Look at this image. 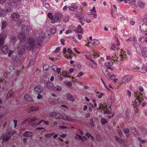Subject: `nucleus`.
Segmentation results:
<instances>
[{
  "label": "nucleus",
  "instance_id": "obj_1",
  "mask_svg": "<svg viewBox=\"0 0 147 147\" xmlns=\"http://www.w3.org/2000/svg\"><path fill=\"white\" fill-rule=\"evenodd\" d=\"M48 16L49 18L52 20V22L53 23L57 22L61 18V16L57 13L53 15L52 13H48Z\"/></svg>",
  "mask_w": 147,
  "mask_h": 147
},
{
  "label": "nucleus",
  "instance_id": "obj_2",
  "mask_svg": "<svg viewBox=\"0 0 147 147\" xmlns=\"http://www.w3.org/2000/svg\"><path fill=\"white\" fill-rule=\"evenodd\" d=\"M25 45L27 49L30 50L34 49V40L33 38H30L27 41Z\"/></svg>",
  "mask_w": 147,
  "mask_h": 147
},
{
  "label": "nucleus",
  "instance_id": "obj_3",
  "mask_svg": "<svg viewBox=\"0 0 147 147\" xmlns=\"http://www.w3.org/2000/svg\"><path fill=\"white\" fill-rule=\"evenodd\" d=\"M1 51L2 53L5 55L8 54L9 57H10L11 54L13 53V51L11 50H9L8 46L7 45H4L2 46L1 49Z\"/></svg>",
  "mask_w": 147,
  "mask_h": 147
},
{
  "label": "nucleus",
  "instance_id": "obj_4",
  "mask_svg": "<svg viewBox=\"0 0 147 147\" xmlns=\"http://www.w3.org/2000/svg\"><path fill=\"white\" fill-rule=\"evenodd\" d=\"M1 34V36H0V48L5 43V38L3 36H6L7 35L4 31H3Z\"/></svg>",
  "mask_w": 147,
  "mask_h": 147
},
{
  "label": "nucleus",
  "instance_id": "obj_5",
  "mask_svg": "<svg viewBox=\"0 0 147 147\" xmlns=\"http://www.w3.org/2000/svg\"><path fill=\"white\" fill-rule=\"evenodd\" d=\"M18 38L19 40L21 42V43L24 42L26 39V37L24 34L22 33H20L18 34Z\"/></svg>",
  "mask_w": 147,
  "mask_h": 147
},
{
  "label": "nucleus",
  "instance_id": "obj_6",
  "mask_svg": "<svg viewBox=\"0 0 147 147\" xmlns=\"http://www.w3.org/2000/svg\"><path fill=\"white\" fill-rule=\"evenodd\" d=\"M50 115L56 118H60L61 115L55 112H52L50 113Z\"/></svg>",
  "mask_w": 147,
  "mask_h": 147
},
{
  "label": "nucleus",
  "instance_id": "obj_7",
  "mask_svg": "<svg viewBox=\"0 0 147 147\" xmlns=\"http://www.w3.org/2000/svg\"><path fill=\"white\" fill-rule=\"evenodd\" d=\"M35 93L36 94H40L42 92V89L41 87L38 86L36 87L34 89Z\"/></svg>",
  "mask_w": 147,
  "mask_h": 147
},
{
  "label": "nucleus",
  "instance_id": "obj_8",
  "mask_svg": "<svg viewBox=\"0 0 147 147\" xmlns=\"http://www.w3.org/2000/svg\"><path fill=\"white\" fill-rule=\"evenodd\" d=\"M12 17L13 19L14 20L18 21L19 20V15L18 13H12Z\"/></svg>",
  "mask_w": 147,
  "mask_h": 147
},
{
  "label": "nucleus",
  "instance_id": "obj_9",
  "mask_svg": "<svg viewBox=\"0 0 147 147\" xmlns=\"http://www.w3.org/2000/svg\"><path fill=\"white\" fill-rule=\"evenodd\" d=\"M25 45H22L21 42H20L19 44L18 45V46L17 47V48L20 50L21 49L22 50V52H23L24 50V47Z\"/></svg>",
  "mask_w": 147,
  "mask_h": 147
},
{
  "label": "nucleus",
  "instance_id": "obj_10",
  "mask_svg": "<svg viewBox=\"0 0 147 147\" xmlns=\"http://www.w3.org/2000/svg\"><path fill=\"white\" fill-rule=\"evenodd\" d=\"M32 133L31 131H26L23 134V135L24 136L31 137L32 136Z\"/></svg>",
  "mask_w": 147,
  "mask_h": 147
},
{
  "label": "nucleus",
  "instance_id": "obj_11",
  "mask_svg": "<svg viewBox=\"0 0 147 147\" xmlns=\"http://www.w3.org/2000/svg\"><path fill=\"white\" fill-rule=\"evenodd\" d=\"M22 30L23 32H24V34L27 33L28 32V28L27 26H23L22 27Z\"/></svg>",
  "mask_w": 147,
  "mask_h": 147
},
{
  "label": "nucleus",
  "instance_id": "obj_12",
  "mask_svg": "<svg viewBox=\"0 0 147 147\" xmlns=\"http://www.w3.org/2000/svg\"><path fill=\"white\" fill-rule=\"evenodd\" d=\"M28 119L29 120V123L35 121L37 119L36 117H30L28 118Z\"/></svg>",
  "mask_w": 147,
  "mask_h": 147
},
{
  "label": "nucleus",
  "instance_id": "obj_13",
  "mask_svg": "<svg viewBox=\"0 0 147 147\" xmlns=\"http://www.w3.org/2000/svg\"><path fill=\"white\" fill-rule=\"evenodd\" d=\"M36 42L39 45H41L42 44V40L38 36L37 37L36 40Z\"/></svg>",
  "mask_w": 147,
  "mask_h": 147
},
{
  "label": "nucleus",
  "instance_id": "obj_14",
  "mask_svg": "<svg viewBox=\"0 0 147 147\" xmlns=\"http://www.w3.org/2000/svg\"><path fill=\"white\" fill-rule=\"evenodd\" d=\"M67 99L69 100H71L72 101L74 100V98H73L71 94L68 93L67 95Z\"/></svg>",
  "mask_w": 147,
  "mask_h": 147
},
{
  "label": "nucleus",
  "instance_id": "obj_15",
  "mask_svg": "<svg viewBox=\"0 0 147 147\" xmlns=\"http://www.w3.org/2000/svg\"><path fill=\"white\" fill-rule=\"evenodd\" d=\"M125 2L131 5H134L135 0H125Z\"/></svg>",
  "mask_w": 147,
  "mask_h": 147
},
{
  "label": "nucleus",
  "instance_id": "obj_16",
  "mask_svg": "<svg viewBox=\"0 0 147 147\" xmlns=\"http://www.w3.org/2000/svg\"><path fill=\"white\" fill-rule=\"evenodd\" d=\"M7 23L5 21H2L1 22V28L4 29L6 27Z\"/></svg>",
  "mask_w": 147,
  "mask_h": 147
},
{
  "label": "nucleus",
  "instance_id": "obj_17",
  "mask_svg": "<svg viewBox=\"0 0 147 147\" xmlns=\"http://www.w3.org/2000/svg\"><path fill=\"white\" fill-rule=\"evenodd\" d=\"M13 94V92L11 90L9 91L6 97L7 98H11Z\"/></svg>",
  "mask_w": 147,
  "mask_h": 147
},
{
  "label": "nucleus",
  "instance_id": "obj_18",
  "mask_svg": "<svg viewBox=\"0 0 147 147\" xmlns=\"http://www.w3.org/2000/svg\"><path fill=\"white\" fill-rule=\"evenodd\" d=\"M24 98L26 100L28 101H30L32 100L30 95L28 94H26L24 96Z\"/></svg>",
  "mask_w": 147,
  "mask_h": 147
},
{
  "label": "nucleus",
  "instance_id": "obj_19",
  "mask_svg": "<svg viewBox=\"0 0 147 147\" xmlns=\"http://www.w3.org/2000/svg\"><path fill=\"white\" fill-rule=\"evenodd\" d=\"M78 33H80L81 34L83 33L82 29L81 28V26L80 25H79L78 27V30L76 31Z\"/></svg>",
  "mask_w": 147,
  "mask_h": 147
},
{
  "label": "nucleus",
  "instance_id": "obj_20",
  "mask_svg": "<svg viewBox=\"0 0 147 147\" xmlns=\"http://www.w3.org/2000/svg\"><path fill=\"white\" fill-rule=\"evenodd\" d=\"M37 110V109L36 107H31L28 109L27 111L28 113H30L32 111H34Z\"/></svg>",
  "mask_w": 147,
  "mask_h": 147
},
{
  "label": "nucleus",
  "instance_id": "obj_21",
  "mask_svg": "<svg viewBox=\"0 0 147 147\" xmlns=\"http://www.w3.org/2000/svg\"><path fill=\"white\" fill-rule=\"evenodd\" d=\"M123 79V81L125 82L127 81H129L131 79V78H130L127 75H126L124 76Z\"/></svg>",
  "mask_w": 147,
  "mask_h": 147
},
{
  "label": "nucleus",
  "instance_id": "obj_22",
  "mask_svg": "<svg viewBox=\"0 0 147 147\" xmlns=\"http://www.w3.org/2000/svg\"><path fill=\"white\" fill-rule=\"evenodd\" d=\"M63 119L66 121H72V120L70 117H69L67 115H65V116L63 117Z\"/></svg>",
  "mask_w": 147,
  "mask_h": 147
},
{
  "label": "nucleus",
  "instance_id": "obj_23",
  "mask_svg": "<svg viewBox=\"0 0 147 147\" xmlns=\"http://www.w3.org/2000/svg\"><path fill=\"white\" fill-rule=\"evenodd\" d=\"M142 53L143 55L145 56H147V48H144L142 51Z\"/></svg>",
  "mask_w": 147,
  "mask_h": 147
},
{
  "label": "nucleus",
  "instance_id": "obj_24",
  "mask_svg": "<svg viewBox=\"0 0 147 147\" xmlns=\"http://www.w3.org/2000/svg\"><path fill=\"white\" fill-rule=\"evenodd\" d=\"M47 86L49 89L52 88L53 86V84L50 82H47Z\"/></svg>",
  "mask_w": 147,
  "mask_h": 147
},
{
  "label": "nucleus",
  "instance_id": "obj_25",
  "mask_svg": "<svg viewBox=\"0 0 147 147\" xmlns=\"http://www.w3.org/2000/svg\"><path fill=\"white\" fill-rule=\"evenodd\" d=\"M17 40L16 37L15 36H12L11 37V42L12 43H15Z\"/></svg>",
  "mask_w": 147,
  "mask_h": 147
},
{
  "label": "nucleus",
  "instance_id": "obj_26",
  "mask_svg": "<svg viewBox=\"0 0 147 147\" xmlns=\"http://www.w3.org/2000/svg\"><path fill=\"white\" fill-rule=\"evenodd\" d=\"M11 137V136H9L6 137L4 136L3 138V140H4L5 141H7Z\"/></svg>",
  "mask_w": 147,
  "mask_h": 147
},
{
  "label": "nucleus",
  "instance_id": "obj_27",
  "mask_svg": "<svg viewBox=\"0 0 147 147\" xmlns=\"http://www.w3.org/2000/svg\"><path fill=\"white\" fill-rule=\"evenodd\" d=\"M139 98V97L138 98V97H137L138 98ZM140 100H138V99H137L135 100V103L137 106H139L140 104Z\"/></svg>",
  "mask_w": 147,
  "mask_h": 147
},
{
  "label": "nucleus",
  "instance_id": "obj_28",
  "mask_svg": "<svg viewBox=\"0 0 147 147\" xmlns=\"http://www.w3.org/2000/svg\"><path fill=\"white\" fill-rule=\"evenodd\" d=\"M77 8L76 6L74 7L73 6H69L68 7L70 11H74L75 9H76Z\"/></svg>",
  "mask_w": 147,
  "mask_h": 147
},
{
  "label": "nucleus",
  "instance_id": "obj_29",
  "mask_svg": "<svg viewBox=\"0 0 147 147\" xmlns=\"http://www.w3.org/2000/svg\"><path fill=\"white\" fill-rule=\"evenodd\" d=\"M115 77L114 75H113L110 76V78L111 80H113L115 82H116L117 80V78H115Z\"/></svg>",
  "mask_w": 147,
  "mask_h": 147
},
{
  "label": "nucleus",
  "instance_id": "obj_30",
  "mask_svg": "<svg viewBox=\"0 0 147 147\" xmlns=\"http://www.w3.org/2000/svg\"><path fill=\"white\" fill-rule=\"evenodd\" d=\"M53 133L46 134V135H45V137L46 138H49L51 137L53 135Z\"/></svg>",
  "mask_w": 147,
  "mask_h": 147
},
{
  "label": "nucleus",
  "instance_id": "obj_31",
  "mask_svg": "<svg viewBox=\"0 0 147 147\" xmlns=\"http://www.w3.org/2000/svg\"><path fill=\"white\" fill-rule=\"evenodd\" d=\"M61 88L59 86L55 87L54 88V90L55 91H60L61 90Z\"/></svg>",
  "mask_w": 147,
  "mask_h": 147
},
{
  "label": "nucleus",
  "instance_id": "obj_32",
  "mask_svg": "<svg viewBox=\"0 0 147 147\" xmlns=\"http://www.w3.org/2000/svg\"><path fill=\"white\" fill-rule=\"evenodd\" d=\"M107 122V120L105 119H103L102 118V120L101 122L102 124H104Z\"/></svg>",
  "mask_w": 147,
  "mask_h": 147
},
{
  "label": "nucleus",
  "instance_id": "obj_33",
  "mask_svg": "<svg viewBox=\"0 0 147 147\" xmlns=\"http://www.w3.org/2000/svg\"><path fill=\"white\" fill-rule=\"evenodd\" d=\"M124 132L125 134H127L129 133V130L127 128H125L123 129Z\"/></svg>",
  "mask_w": 147,
  "mask_h": 147
},
{
  "label": "nucleus",
  "instance_id": "obj_34",
  "mask_svg": "<svg viewBox=\"0 0 147 147\" xmlns=\"http://www.w3.org/2000/svg\"><path fill=\"white\" fill-rule=\"evenodd\" d=\"M105 74V76L107 77H109L110 75L109 72L108 71H106Z\"/></svg>",
  "mask_w": 147,
  "mask_h": 147
},
{
  "label": "nucleus",
  "instance_id": "obj_35",
  "mask_svg": "<svg viewBox=\"0 0 147 147\" xmlns=\"http://www.w3.org/2000/svg\"><path fill=\"white\" fill-rule=\"evenodd\" d=\"M28 122H29V120H28V118L27 119H26L24 120L23 121L22 123V124L23 125Z\"/></svg>",
  "mask_w": 147,
  "mask_h": 147
},
{
  "label": "nucleus",
  "instance_id": "obj_36",
  "mask_svg": "<svg viewBox=\"0 0 147 147\" xmlns=\"http://www.w3.org/2000/svg\"><path fill=\"white\" fill-rule=\"evenodd\" d=\"M28 122H29V120H28V118L27 119H26L24 120L23 121L22 123V124L23 125Z\"/></svg>",
  "mask_w": 147,
  "mask_h": 147
},
{
  "label": "nucleus",
  "instance_id": "obj_37",
  "mask_svg": "<svg viewBox=\"0 0 147 147\" xmlns=\"http://www.w3.org/2000/svg\"><path fill=\"white\" fill-rule=\"evenodd\" d=\"M90 124L92 126L94 125V122H93V119L92 118H91L90 119Z\"/></svg>",
  "mask_w": 147,
  "mask_h": 147
},
{
  "label": "nucleus",
  "instance_id": "obj_38",
  "mask_svg": "<svg viewBox=\"0 0 147 147\" xmlns=\"http://www.w3.org/2000/svg\"><path fill=\"white\" fill-rule=\"evenodd\" d=\"M112 113V112L110 111H105L104 112V113L105 114H110L111 113Z\"/></svg>",
  "mask_w": 147,
  "mask_h": 147
},
{
  "label": "nucleus",
  "instance_id": "obj_39",
  "mask_svg": "<svg viewBox=\"0 0 147 147\" xmlns=\"http://www.w3.org/2000/svg\"><path fill=\"white\" fill-rule=\"evenodd\" d=\"M84 75V73L83 72H81L79 73L77 75V76L78 77H80L81 76H83Z\"/></svg>",
  "mask_w": 147,
  "mask_h": 147
},
{
  "label": "nucleus",
  "instance_id": "obj_40",
  "mask_svg": "<svg viewBox=\"0 0 147 147\" xmlns=\"http://www.w3.org/2000/svg\"><path fill=\"white\" fill-rule=\"evenodd\" d=\"M4 13V10L0 8V16L3 15Z\"/></svg>",
  "mask_w": 147,
  "mask_h": 147
},
{
  "label": "nucleus",
  "instance_id": "obj_41",
  "mask_svg": "<svg viewBox=\"0 0 147 147\" xmlns=\"http://www.w3.org/2000/svg\"><path fill=\"white\" fill-rule=\"evenodd\" d=\"M66 85L68 86H69L71 85L72 84L71 82H68L66 83Z\"/></svg>",
  "mask_w": 147,
  "mask_h": 147
},
{
  "label": "nucleus",
  "instance_id": "obj_42",
  "mask_svg": "<svg viewBox=\"0 0 147 147\" xmlns=\"http://www.w3.org/2000/svg\"><path fill=\"white\" fill-rule=\"evenodd\" d=\"M67 52L68 53L72 54H73V52L71 51V49L70 48H69L67 50Z\"/></svg>",
  "mask_w": 147,
  "mask_h": 147
},
{
  "label": "nucleus",
  "instance_id": "obj_43",
  "mask_svg": "<svg viewBox=\"0 0 147 147\" xmlns=\"http://www.w3.org/2000/svg\"><path fill=\"white\" fill-rule=\"evenodd\" d=\"M61 68H58L57 69V71L58 74H59L60 72L61 71Z\"/></svg>",
  "mask_w": 147,
  "mask_h": 147
},
{
  "label": "nucleus",
  "instance_id": "obj_44",
  "mask_svg": "<svg viewBox=\"0 0 147 147\" xmlns=\"http://www.w3.org/2000/svg\"><path fill=\"white\" fill-rule=\"evenodd\" d=\"M57 66L56 65H53V70L54 71H55L56 70V69L57 68Z\"/></svg>",
  "mask_w": 147,
  "mask_h": 147
},
{
  "label": "nucleus",
  "instance_id": "obj_45",
  "mask_svg": "<svg viewBox=\"0 0 147 147\" xmlns=\"http://www.w3.org/2000/svg\"><path fill=\"white\" fill-rule=\"evenodd\" d=\"M96 138L98 141H101V138L99 136H98V135L97 136H96Z\"/></svg>",
  "mask_w": 147,
  "mask_h": 147
},
{
  "label": "nucleus",
  "instance_id": "obj_46",
  "mask_svg": "<svg viewBox=\"0 0 147 147\" xmlns=\"http://www.w3.org/2000/svg\"><path fill=\"white\" fill-rule=\"evenodd\" d=\"M65 40L63 39H62L61 40V43L62 45H64L65 44Z\"/></svg>",
  "mask_w": 147,
  "mask_h": 147
},
{
  "label": "nucleus",
  "instance_id": "obj_47",
  "mask_svg": "<svg viewBox=\"0 0 147 147\" xmlns=\"http://www.w3.org/2000/svg\"><path fill=\"white\" fill-rule=\"evenodd\" d=\"M107 65H109L110 66H112L113 65V63L111 61H110L109 62L107 63ZM107 66H108L107 65Z\"/></svg>",
  "mask_w": 147,
  "mask_h": 147
},
{
  "label": "nucleus",
  "instance_id": "obj_48",
  "mask_svg": "<svg viewBox=\"0 0 147 147\" xmlns=\"http://www.w3.org/2000/svg\"><path fill=\"white\" fill-rule=\"evenodd\" d=\"M13 122L14 123V127L15 128L17 126V121L16 120H13Z\"/></svg>",
  "mask_w": 147,
  "mask_h": 147
},
{
  "label": "nucleus",
  "instance_id": "obj_49",
  "mask_svg": "<svg viewBox=\"0 0 147 147\" xmlns=\"http://www.w3.org/2000/svg\"><path fill=\"white\" fill-rule=\"evenodd\" d=\"M38 96H37V98L38 99H40L42 97V96L40 94H38Z\"/></svg>",
  "mask_w": 147,
  "mask_h": 147
},
{
  "label": "nucleus",
  "instance_id": "obj_50",
  "mask_svg": "<svg viewBox=\"0 0 147 147\" xmlns=\"http://www.w3.org/2000/svg\"><path fill=\"white\" fill-rule=\"evenodd\" d=\"M67 136V134H63L60 135V137L62 138H64L66 137Z\"/></svg>",
  "mask_w": 147,
  "mask_h": 147
},
{
  "label": "nucleus",
  "instance_id": "obj_51",
  "mask_svg": "<svg viewBox=\"0 0 147 147\" xmlns=\"http://www.w3.org/2000/svg\"><path fill=\"white\" fill-rule=\"evenodd\" d=\"M86 135L87 136L88 138H90V137H91L92 135H91L89 133H87L86 134Z\"/></svg>",
  "mask_w": 147,
  "mask_h": 147
},
{
  "label": "nucleus",
  "instance_id": "obj_52",
  "mask_svg": "<svg viewBox=\"0 0 147 147\" xmlns=\"http://www.w3.org/2000/svg\"><path fill=\"white\" fill-rule=\"evenodd\" d=\"M118 133L119 134V135H122V131L121 130H119L118 131Z\"/></svg>",
  "mask_w": 147,
  "mask_h": 147
},
{
  "label": "nucleus",
  "instance_id": "obj_53",
  "mask_svg": "<svg viewBox=\"0 0 147 147\" xmlns=\"http://www.w3.org/2000/svg\"><path fill=\"white\" fill-rule=\"evenodd\" d=\"M103 95V93H101L100 94V95H99L98 96V97L99 98H101L102 97V96Z\"/></svg>",
  "mask_w": 147,
  "mask_h": 147
},
{
  "label": "nucleus",
  "instance_id": "obj_54",
  "mask_svg": "<svg viewBox=\"0 0 147 147\" xmlns=\"http://www.w3.org/2000/svg\"><path fill=\"white\" fill-rule=\"evenodd\" d=\"M60 50V48H57L55 50V52L56 53L58 52Z\"/></svg>",
  "mask_w": 147,
  "mask_h": 147
},
{
  "label": "nucleus",
  "instance_id": "obj_55",
  "mask_svg": "<svg viewBox=\"0 0 147 147\" xmlns=\"http://www.w3.org/2000/svg\"><path fill=\"white\" fill-rule=\"evenodd\" d=\"M106 65L107 66L108 69H110L111 70H113V69L111 67H109V66H107V64L106 63Z\"/></svg>",
  "mask_w": 147,
  "mask_h": 147
},
{
  "label": "nucleus",
  "instance_id": "obj_56",
  "mask_svg": "<svg viewBox=\"0 0 147 147\" xmlns=\"http://www.w3.org/2000/svg\"><path fill=\"white\" fill-rule=\"evenodd\" d=\"M59 127L60 128H62V129H66V128H67V127L63 126H59Z\"/></svg>",
  "mask_w": 147,
  "mask_h": 147
},
{
  "label": "nucleus",
  "instance_id": "obj_57",
  "mask_svg": "<svg viewBox=\"0 0 147 147\" xmlns=\"http://www.w3.org/2000/svg\"><path fill=\"white\" fill-rule=\"evenodd\" d=\"M76 136L78 137L79 140H81L82 139V138L81 136H80L78 134H76Z\"/></svg>",
  "mask_w": 147,
  "mask_h": 147
},
{
  "label": "nucleus",
  "instance_id": "obj_58",
  "mask_svg": "<svg viewBox=\"0 0 147 147\" xmlns=\"http://www.w3.org/2000/svg\"><path fill=\"white\" fill-rule=\"evenodd\" d=\"M87 108H88V107L87 105H85L84 107V108H83L84 110V111L86 110L87 109Z\"/></svg>",
  "mask_w": 147,
  "mask_h": 147
},
{
  "label": "nucleus",
  "instance_id": "obj_59",
  "mask_svg": "<svg viewBox=\"0 0 147 147\" xmlns=\"http://www.w3.org/2000/svg\"><path fill=\"white\" fill-rule=\"evenodd\" d=\"M71 30H67L66 32V34H68L69 33H71Z\"/></svg>",
  "mask_w": 147,
  "mask_h": 147
},
{
  "label": "nucleus",
  "instance_id": "obj_60",
  "mask_svg": "<svg viewBox=\"0 0 147 147\" xmlns=\"http://www.w3.org/2000/svg\"><path fill=\"white\" fill-rule=\"evenodd\" d=\"M74 68H71L69 69V71L70 73H72L74 71Z\"/></svg>",
  "mask_w": 147,
  "mask_h": 147
},
{
  "label": "nucleus",
  "instance_id": "obj_61",
  "mask_svg": "<svg viewBox=\"0 0 147 147\" xmlns=\"http://www.w3.org/2000/svg\"><path fill=\"white\" fill-rule=\"evenodd\" d=\"M119 142L121 143V144H122L125 143V141L124 140H122L121 141H119Z\"/></svg>",
  "mask_w": 147,
  "mask_h": 147
},
{
  "label": "nucleus",
  "instance_id": "obj_62",
  "mask_svg": "<svg viewBox=\"0 0 147 147\" xmlns=\"http://www.w3.org/2000/svg\"><path fill=\"white\" fill-rule=\"evenodd\" d=\"M54 79V77L53 76H51L50 78V80L51 81H53Z\"/></svg>",
  "mask_w": 147,
  "mask_h": 147
},
{
  "label": "nucleus",
  "instance_id": "obj_63",
  "mask_svg": "<svg viewBox=\"0 0 147 147\" xmlns=\"http://www.w3.org/2000/svg\"><path fill=\"white\" fill-rule=\"evenodd\" d=\"M135 22L134 21H131L130 22V24L131 25H134V24H135Z\"/></svg>",
  "mask_w": 147,
  "mask_h": 147
},
{
  "label": "nucleus",
  "instance_id": "obj_64",
  "mask_svg": "<svg viewBox=\"0 0 147 147\" xmlns=\"http://www.w3.org/2000/svg\"><path fill=\"white\" fill-rule=\"evenodd\" d=\"M115 47V46L114 45H112V50H114Z\"/></svg>",
  "mask_w": 147,
  "mask_h": 147
}]
</instances>
